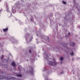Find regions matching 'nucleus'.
<instances>
[{"mask_svg":"<svg viewBox=\"0 0 80 80\" xmlns=\"http://www.w3.org/2000/svg\"><path fill=\"white\" fill-rule=\"evenodd\" d=\"M49 64L52 66L56 65H57V62H52L50 61L49 62Z\"/></svg>","mask_w":80,"mask_h":80,"instance_id":"1","label":"nucleus"},{"mask_svg":"<svg viewBox=\"0 0 80 80\" xmlns=\"http://www.w3.org/2000/svg\"><path fill=\"white\" fill-rule=\"evenodd\" d=\"M3 30L4 32H7V31L8 30V28H7L5 29H3Z\"/></svg>","mask_w":80,"mask_h":80,"instance_id":"2","label":"nucleus"},{"mask_svg":"<svg viewBox=\"0 0 80 80\" xmlns=\"http://www.w3.org/2000/svg\"><path fill=\"white\" fill-rule=\"evenodd\" d=\"M11 65L13 66H15V62H13L11 64Z\"/></svg>","mask_w":80,"mask_h":80,"instance_id":"3","label":"nucleus"},{"mask_svg":"<svg viewBox=\"0 0 80 80\" xmlns=\"http://www.w3.org/2000/svg\"><path fill=\"white\" fill-rule=\"evenodd\" d=\"M70 45L72 47H73L75 45V42H72L71 43Z\"/></svg>","mask_w":80,"mask_h":80,"instance_id":"4","label":"nucleus"},{"mask_svg":"<svg viewBox=\"0 0 80 80\" xmlns=\"http://www.w3.org/2000/svg\"><path fill=\"white\" fill-rule=\"evenodd\" d=\"M30 72L31 73V74H33L34 71H33V68H32V69L31 70Z\"/></svg>","mask_w":80,"mask_h":80,"instance_id":"5","label":"nucleus"},{"mask_svg":"<svg viewBox=\"0 0 80 80\" xmlns=\"http://www.w3.org/2000/svg\"><path fill=\"white\" fill-rule=\"evenodd\" d=\"M62 3L63 4H64V5H65V4H67V3L66 2H65L64 1H62Z\"/></svg>","mask_w":80,"mask_h":80,"instance_id":"6","label":"nucleus"},{"mask_svg":"<svg viewBox=\"0 0 80 80\" xmlns=\"http://www.w3.org/2000/svg\"><path fill=\"white\" fill-rule=\"evenodd\" d=\"M60 60L61 61H62V60H63V57H61L60 58Z\"/></svg>","mask_w":80,"mask_h":80,"instance_id":"7","label":"nucleus"},{"mask_svg":"<svg viewBox=\"0 0 80 80\" xmlns=\"http://www.w3.org/2000/svg\"><path fill=\"white\" fill-rule=\"evenodd\" d=\"M17 77H22V75L21 74H18L17 75Z\"/></svg>","mask_w":80,"mask_h":80,"instance_id":"8","label":"nucleus"},{"mask_svg":"<svg viewBox=\"0 0 80 80\" xmlns=\"http://www.w3.org/2000/svg\"><path fill=\"white\" fill-rule=\"evenodd\" d=\"M64 73V72L63 71H62L60 73V74H62Z\"/></svg>","mask_w":80,"mask_h":80,"instance_id":"9","label":"nucleus"},{"mask_svg":"<svg viewBox=\"0 0 80 80\" xmlns=\"http://www.w3.org/2000/svg\"><path fill=\"white\" fill-rule=\"evenodd\" d=\"M63 46H64V47H67V44H66L65 45H63Z\"/></svg>","mask_w":80,"mask_h":80,"instance_id":"10","label":"nucleus"},{"mask_svg":"<svg viewBox=\"0 0 80 80\" xmlns=\"http://www.w3.org/2000/svg\"><path fill=\"white\" fill-rule=\"evenodd\" d=\"M45 80H48V78H45Z\"/></svg>","mask_w":80,"mask_h":80,"instance_id":"11","label":"nucleus"},{"mask_svg":"<svg viewBox=\"0 0 80 80\" xmlns=\"http://www.w3.org/2000/svg\"><path fill=\"white\" fill-rule=\"evenodd\" d=\"M3 57H4V56H3V55H2V56H1V58H3Z\"/></svg>","mask_w":80,"mask_h":80,"instance_id":"12","label":"nucleus"},{"mask_svg":"<svg viewBox=\"0 0 80 80\" xmlns=\"http://www.w3.org/2000/svg\"><path fill=\"white\" fill-rule=\"evenodd\" d=\"M71 55H73V52H72V53L71 54Z\"/></svg>","mask_w":80,"mask_h":80,"instance_id":"13","label":"nucleus"},{"mask_svg":"<svg viewBox=\"0 0 80 80\" xmlns=\"http://www.w3.org/2000/svg\"><path fill=\"white\" fill-rule=\"evenodd\" d=\"M68 35L69 36V35H70V33H68Z\"/></svg>","mask_w":80,"mask_h":80,"instance_id":"14","label":"nucleus"},{"mask_svg":"<svg viewBox=\"0 0 80 80\" xmlns=\"http://www.w3.org/2000/svg\"><path fill=\"white\" fill-rule=\"evenodd\" d=\"M29 52H30V53H31V52H32V51L30 50H29Z\"/></svg>","mask_w":80,"mask_h":80,"instance_id":"15","label":"nucleus"},{"mask_svg":"<svg viewBox=\"0 0 80 80\" xmlns=\"http://www.w3.org/2000/svg\"><path fill=\"white\" fill-rule=\"evenodd\" d=\"M9 8H8L7 9V11H8V9H9Z\"/></svg>","mask_w":80,"mask_h":80,"instance_id":"16","label":"nucleus"},{"mask_svg":"<svg viewBox=\"0 0 80 80\" xmlns=\"http://www.w3.org/2000/svg\"><path fill=\"white\" fill-rule=\"evenodd\" d=\"M7 78L8 80V78Z\"/></svg>","mask_w":80,"mask_h":80,"instance_id":"17","label":"nucleus"},{"mask_svg":"<svg viewBox=\"0 0 80 80\" xmlns=\"http://www.w3.org/2000/svg\"><path fill=\"white\" fill-rule=\"evenodd\" d=\"M1 78V76H0V79H2V78Z\"/></svg>","mask_w":80,"mask_h":80,"instance_id":"18","label":"nucleus"},{"mask_svg":"<svg viewBox=\"0 0 80 80\" xmlns=\"http://www.w3.org/2000/svg\"><path fill=\"white\" fill-rule=\"evenodd\" d=\"M30 20H32V18H31Z\"/></svg>","mask_w":80,"mask_h":80,"instance_id":"19","label":"nucleus"},{"mask_svg":"<svg viewBox=\"0 0 80 80\" xmlns=\"http://www.w3.org/2000/svg\"><path fill=\"white\" fill-rule=\"evenodd\" d=\"M38 34H37V36H38Z\"/></svg>","mask_w":80,"mask_h":80,"instance_id":"20","label":"nucleus"},{"mask_svg":"<svg viewBox=\"0 0 80 80\" xmlns=\"http://www.w3.org/2000/svg\"><path fill=\"white\" fill-rule=\"evenodd\" d=\"M10 78H9V80H10Z\"/></svg>","mask_w":80,"mask_h":80,"instance_id":"21","label":"nucleus"},{"mask_svg":"<svg viewBox=\"0 0 80 80\" xmlns=\"http://www.w3.org/2000/svg\"><path fill=\"white\" fill-rule=\"evenodd\" d=\"M32 41V40H30V41Z\"/></svg>","mask_w":80,"mask_h":80,"instance_id":"22","label":"nucleus"},{"mask_svg":"<svg viewBox=\"0 0 80 80\" xmlns=\"http://www.w3.org/2000/svg\"><path fill=\"white\" fill-rule=\"evenodd\" d=\"M48 39H49V38H48Z\"/></svg>","mask_w":80,"mask_h":80,"instance_id":"23","label":"nucleus"},{"mask_svg":"<svg viewBox=\"0 0 80 80\" xmlns=\"http://www.w3.org/2000/svg\"><path fill=\"white\" fill-rule=\"evenodd\" d=\"M0 45H2V44H0Z\"/></svg>","mask_w":80,"mask_h":80,"instance_id":"24","label":"nucleus"},{"mask_svg":"<svg viewBox=\"0 0 80 80\" xmlns=\"http://www.w3.org/2000/svg\"><path fill=\"white\" fill-rule=\"evenodd\" d=\"M27 61H28V60H27Z\"/></svg>","mask_w":80,"mask_h":80,"instance_id":"25","label":"nucleus"}]
</instances>
